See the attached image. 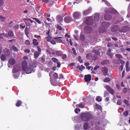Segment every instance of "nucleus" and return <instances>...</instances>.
I'll return each instance as SVG.
<instances>
[{
  "mask_svg": "<svg viewBox=\"0 0 130 130\" xmlns=\"http://www.w3.org/2000/svg\"><path fill=\"white\" fill-rule=\"evenodd\" d=\"M123 102L126 105L128 106L129 105V102L127 100L125 99L123 101Z\"/></svg>",
  "mask_w": 130,
  "mask_h": 130,
  "instance_id": "obj_35",
  "label": "nucleus"
},
{
  "mask_svg": "<svg viewBox=\"0 0 130 130\" xmlns=\"http://www.w3.org/2000/svg\"><path fill=\"white\" fill-rule=\"evenodd\" d=\"M33 45L35 46H36L38 45L39 44V42H38V40L36 39H34L32 41Z\"/></svg>",
  "mask_w": 130,
  "mask_h": 130,
  "instance_id": "obj_20",
  "label": "nucleus"
},
{
  "mask_svg": "<svg viewBox=\"0 0 130 130\" xmlns=\"http://www.w3.org/2000/svg\"><path fill=\"white\" fill-rule=\"evenodd\" d=\"M51 43L52 44H56V42L55 41L53 40H51V41H50Z\"/></svg>",
  "mask_w": 130,
  "mask_h": 130,
  "instance_id": "obj_61",
  "label": "nucleus"
},
{
  "mask_svg": "<svg viewBox=\"0 0 130 130\" xmlns=\"http://www.w3.org/2000/svg\"><path fill=\"white\" fill-rule=\"evenodd\" d=\"M25 31L26 34L28 35L29 34L28 29L27 27L25 28Z\"/></svg>",
  "mask_w": 130,
  "mask_h": 130,
  "instance_id": "obj_44",
  "label": "nucleus"
},
{
  "mask_svg": "<svg viewBox=\"0 0 130 130\" xmlns=\"http://www.w3.org/2000/svg\"><path fill=\"white\" fill-rule=\"evenodd\" d=\"M52 60L55 63H57L58 62V60L55 57H52L51 58Z\"/></svg>",
  "mask_w": 130,
  "mask_h": 130,
  "instance_id": "obj_28",
  "label": "nucleus"
},
{
  "mask_svg": "<svg viewBox=\"0 0 130 130\" xmlns=\"http://www.w3.org/2000/svg\"><path fill=\"white\" fill-rule=\"evenodd\" d=\"M13 32L11 31H9V37L12 36H13Z\"/></svg>",
  "mask_w": 130,
  "mask_h": 130,
  "instance_id": "obj_41",
  "label": "nucleus"
},
{
  "mask_svg": "<svg viewBox=\"0 0 130 130\" xmlns=\"http://www.w3.org/2000/svg\"><path fill=\"white\" fill-rule=\"evenodd\" d=\"M78 61L80 63H82L83 61L81 59V58L80 56H79L78 57Z\"/></svg>",
  "mask_w": 130,
  "mask_h": 130,
  "instance_id": "obj_42",
  "label": "nucleus"
},
{
  "mask_svg": "<svg viewBox=\"0 0 130 130\" xmlns=\"http://www.w3.org/2000/svg\"><path fill=\"white\" fill-rule=\"evenodd\" d=\"M13 22V21H11L10 22L9 24V27H11L14 24Z\"/></svg>",
  "mask_w": 130,
  "mask_h": 130,
  "instance_id": "obj_51",
  "label": "nucleus"
},
{
  "mask_svg": "<svg viewBox=\"0 0 130 130\" xmlns=\"http://www.w3.org/2000/svg\"><path fill=\"white\" fill-rule=\"evenodd\" d=\"M56 19L58 22H60L63 20V18L62 17L58 15L57 16Z\"/></svg>",
  "mask_w": 130,
  "mask_h": 130,
  "instance_id": "obj_19",
  "label": "nucleus"
},
{
  "mask_svg": "<svg viewBox=\"0 0 130 130\" xmlns=\"http://www.w3.org/2000/svg\"><path fill=\"white\" fill-rule=\"evenodd\" d=\"M99 66H96L94 68V69L95 70H96L98 69L99 68Z\"/></svg>",
  "mask_w": 130,
  "mask_h": 130,
  "instance_id": "obj_62",
  "label": "nucleus"
},
{
  "mask_svg": "<svg viewBox=\"0 0 130 130\" xmlns=\"http://www.w3.org/2000/svg\"><path fill=\"white\" fill-rule=\"evenodd\" d=\"M108 62V61L107 60H105L103 61L101 63V64L104 65L105 64L107 63Z\"/></svg>",
  "mask_w": 130,
  "mask_h": 130,
  "instance_id": "obj_43",
  "label": "nucleus"
},
{
  "mask_svg": "<svg viewBox=\"0 0 130 130\" xmlns=\"http://www.w3.org/2000/svg\"><path fill=\"white\" fill-rule=\"evenodd\" d=\"M9 62L11 64L13 65L15 63V59L13 58H11L10 59L9 61Z\"/></svg>",
  "mask_w": 130,
  "mask_h": 130,
  "instance_id": "obj_18",
  "label": "nucleus"
},
{
  "mask_svg": "<svg viewBox=\"0 0 130 130\" xmlns=\"http://www.w3.org/2000/svg\"><path fill=\"white\" fill-rule=\"evenodd\" d=\"M93 52L97 56H100V53L98 50H93Z\"/></svg>",
  "mask_w": 130,
  "mask_h": 130,
  "instance_id": "obj_32",
  "label": "nucleus"
},
{
  "mask_svg": "<svg viewBox=\"0 0 130 130\" xmlns=\"http://www.w3.org/2000/svg\"><path fill=\"white\" fill-rule=\"evenodd\" d=\"M57 29L60 30H63L64 29L60 26L59 25L57 26Z\"/></svg>",
  "mask_w": 130,
  "mask_h": 130,
  "instance_id": "obj_46",
  "label": "nucleus"
},
{
  "mask_svg": "<svg viewBox=\"0 0 130 130\" xmlns=\"http://www.w3.org/2000/svg\"><path fill=\"white\" fill-rule=\"evenodd\" d=\"M110 81V79L108 77H106L104 80V82H108Z\"/></svg>",
  "mask_w": 130,
  "mask_h": 130,
  "instance_id": "obj_38",
  "label": "nucleus"
},
{
  "mask_svg": "<svg viewBox=\"0 0 130 130\" xmlns=\"http://www.w3.org/2000/svg\"><path fill=\"white\" fill-rule=\"evenodd\" d=\"M24 52L25 53H29L30 52V50L28 49H25V50Z\"/></svg>",
  "mask_w": 130,
  "mask_h": 130,
  "instance_id": "obj_54",
  "label": "nucleus"
},
{
  "mask_svg": "<svg viewBox=\"0 0 130 130\" xmlns=\"http://www.w3.org/2000/svg\"><path fill=\"white\" fill-rule=\"evenodd\" d=\"M84 129V130H87L89 128L88 124L87 123H85L84 124L83 126Z\"/></svg>",
  "mask_w": 130,
  "mask_h": 130,
  "instance_id": "obj_21",
  "label": "nucleus"
},
{
  "mask_svg": "<svg viewBox=\"0 0 130 130\" xmlns=\"http://www.w3.org/2000/svg\"><path fill=\"white\" fill-rule=\"evenodd\" d=\"M92 20V17H90L87 18L86 21V23L88 25H90L91 22Z\"/></svg>",
  "mask_w": 130,
  "mask_h": 130,
  "instance_id": "obj_6",
  "label": "nucleus"
},
{
  "mask_svg": "<svg viewBox=\"0 0 130 130\" xmlns=\"http://www.w3.org/2000/svg\"><path fill=\"white\" fill-rule=\"evenodd\" d=\"M21 70V68L19 66L15 65L13 69V73H16L20 71Z\"/></svg>",
  "mask_w": 130,
  "mask_h": 130,
  "instance_id": "obj_5",
  "label": "nucleus"
},
{
  "mask_svg": "<svg viewBox=\"0 0 130 130\" xmlns=\"http://www.w3.org/2000/svg\"><path fill=\"white\" fill-rule=\"evenodd\" d=\"M39 54L38 52H35L34 54V58L35 59L37 58L39 56Z\"/></svg>",
  "mask_w": 130,
  "mask_h": 130,
  "instance_id": "obj_24",
  "label": "nucleus"
},
{
  "mask_svg": "<svg viewBox=\"0 0 130 130\" xmlns=\"http://www.w3.org/2000/svg\"><path fill=\"white\" fill-rule=\"evenodd\" d=\"M112 31L114 32L117 31L118 30L119 28L117 25H115L114 27H112L111 28Z\"/></svg>",
  "mask_w": 130,
  "mask_h": 130,
  "instance_id": "obj_13",
  "label": "nucleus"
},
{
  "mask_svg": "<svg viewBox=\"0 0 130 130\" xmlns=\"http://www.w3.org/2000/svg\"><path fill=\"white\" fill-rule=\"evenodd\" d=\"M42 1L44 2L47 3V4H48V5L49 6H50L51 5H49L50 4V2L48 0H42Z\"/></svg>",
  "mask_w": 130,
  "mask_h": 130,
  "instance_id": "obj_45",
  "label": "nucleus"
},
{
  "mask_svg": "<svg viewBox=\"0 0 130 130\" xmlns=\"http://www.w3.org/2000/svg\"><path fill=\"white\" fill-rule=\"evenodd\" d=\"M50 80L51 84L53 85L54 86H56L57 85L58 83L56 82V80L55 79H54L53 80H52L51 79V77H50Z\"/></svg>",
  "mask_w": 130,
  "mask_h": 130,
  "instance_id": "obj_11",
  "label": "nucleus"
},
{
  "mask_svg": "<svg viewBox=\"0 0 130 130\" xmlns=\"http://www.w3.org/2000/svg\"><path fill=\"white\" fill-rule=\"evenodd\" d=\"M81 117L82 120L85 121L90 120L93 118V115L89 112L82 114Z\"/></svg>",
  "mask_w": 130,
  "mask_h": 130,
  "instance_id": "obj_2",
  "label": "nucleus"
},
{
  "mask_svg": "<svg viewBox=\"0 0 130 130\" xmlns=\"http://www.w3.org/2000/svg\"><path fill=\"white\" fill-rule=\"evenodd\" d=\"M102 26L100 27L99 31L100 33H103L105 32L106 28L109 27L110 26L109 23L105 22H103L102 23Z\"/></svg>",
  "mask_w": 130,
  "mask_h": 130,
  "instance_id": "obj_3",
  "label": "nucleus"
},
{
  "mask_svg": "<svg viewBox=\"0 0 130 130\" xmlns=\"http://www.w3.org/2000/svg\"><path fill=\"white\" fill-rule=\"evenodd\" d=\"M116 56L119 59H121L122 58V56L120 54H116Z\"/></svg>",
  "mask_w": 130,
  "mask_h": 130,
  "instance_id": "obj_39",
  "label": "nucleus"
},
{
  "mask_svg": "<svg viewBox=\"0 0 130 130\" xmlns=\"http://www.w3.org/2000/svg\"><path fill=\"white\" fill-rule=\"evenodd\" d=\"M80 111V109H78L77 108H76L75 110V112L76 113H78V112H79Z\"/></svg>",
  "mask_w": 130,
  "mask_h": 130,
  "instance_id": "obj_53",
  "label": "nucleus"
},
{
  "mask_svg": "<svg viewBox=\"0 0 130 130\" xmlns=\"http://www.w3.org/2000/svg\"><path fill=\"white\" fill-rule=\"evenodd\" d=\"M121 101L120 100H118L117 103V105H121Z\"/></svg>",
  "mask_w": 130,
  "mask_h": 130,
  "instance_id": "obj_52",
  "label": "nucleus"
},
{
  "mask_svg": "<svg viewBox=\"0 0 130 130\" xmlns=\"http://www.w3.org/2000/svg\"><path fill=\"white\" fill-rule=\"evenodd\" d=\"M53 76L54 78V79H58V75L56 73H55L53 74Z\"/></svg>",
  "mask_w": 130,
  "mask_h": 130,
  "instance_id": "obj_30",
  "label": "nucleus"
},
{
  "mask_svg": "<svg viewBox=\"0 0 130 130\" xmlns=\"http://www.w3.org/2000/svg\"><path fill=\"white\" fill-rule=\"evenodd\" d=\"M25 43L26 45H29L30 44V42L28 40H25Z\"/></svg>",
  "mask_w": 130,
  "mask_h": 130,
  "instance_id": "obj_40",
  "label": "nucleus"
},
{
  "mask_svg": "<svg viewBox=\"0 0 130 130\" xmlns=\"http://www.w3.org/2000/svg\"><path fill=\"white\" fill-rule=\"evenodd\" d=\"M72 20V19L71 17L69 16H67L64 18V21L67 23H68L70 22Z\"/></svg>",
  "mask_w": 130,
  "mask_h": 130,
  "instance_id": "obj_10",
  "label": "nucleus"
},
{
  "mask_svg": "<svg viewBox=\"0 0 130 130\" xmlns=\"http://www.w3.org/2000/svg\"><path fill=\"white\" fill-rule=\"evenodd\" d=\"M12 47L14 51L17 52L18 51V50L17 49V48L15 46H13Z\"/></svg>",
  "mask_w": 130,
  "mask_h": 130,
  "instance_id": "obj_50",
  "label": "nucleus"
},
{
  "mask_svg": "<svg viewBox=\"0 0 130 130\" xmlns=\"http://www.w3.org/2000/svg\"><path fill=\"white\" fill-rule=\"evenodd\" d=\"M94 19L95 21H98L100 20V15L99 14L96 13L94 14Z\"/></svg>",
  "mask_w": 130,
  "mask_h": 130,
  "instance_id": "obj_12",
  "label": "nucleus"
},
{
  "mask_svg": "<svg viewBox=\"0 0 130 130\" xmlns=\"http://www.w3.org/2000/svg\"><path fill=\"white\" fill-rule=\"evenodd\" d=\"M5 20V18L3 17L2 15H0V20L1 21L3 22Z\"/></svg>",
  "mask_w": 130,
  "mask_h": 130,
  "instance_id": "obj_33",
  "label": "nucleus"
},
{
  "mask_svg": "<svg viewBox=\"0 0 130 130\" xmlns=\"http://www.w3.org/2000/svg\"><path fill=\"white\" fill-rule=\"evenodd\" d=\"M124 110V109L122 108H120L119 109L118 111L119 112H123Z\"/></svg>",
  "mask_w": 130,
  "mask_h": 130,
  "instance_id": "obj_57",
  "label": "nucleus"
},
{
  "mask_svg": "<svg viewBox=\"0 0 130 130\" xmlns=\"http://www.w3.org/2000/svg\"><path fill=\"white\" fill-rule=\"evenodd\" d=\"M56 55L58 56H61L62 54V52L60 51H56Z\"/></svg>",
  "mask_w": 130,
  "mask_h": 130,
  "instance_id": "obj_29",
  "label": "nucleus"
},
{
  "mask_svg": "<svg viewBox=\"0 0 130 130\" xmlns=\"http://www.w3.org/2000/svg\"><path fill=\"white\" fill-rule=\"evenodd\" d=\"M81 15L80 13L78 12H75L73 14V16L75 19L79 18Z\"/></svg>",
  "mask_w": 130,
  "mask_h": 130,
  "instance_id": "obj_4",
  "label": "nucleus"
},
{
  "mask_svg": "<svg viewBox=\"0 0 130 130\" xmlns=\"http://www.w3.org/2000/svg\"><path fill=\"white\" fill-rule=\"evenodd\" d=\"M118 61H120L121 63L122 64H124L125 63L124 61L123 60L119 59Z\"/></svg>",
  "mask_w": 130,
  "mask_h": 130,
  "instance_id": "obj_59",
  "label": "nucleus"
},
{
  "mask_svg": "<svg viewBox=\"0 0 130 130\" xmlns=\"http://www.w3.org/2000/svg\"><path fill=\"white\" fill-rule=\"evenodd\" d=\"M106 89L109 91L111 94H113L114 93L113 90L109 86L107 85L105 87Z\"/></svg>",
  "mask_w": 130,
  "mask_h": 130,
  "instance_id": "obj_7",
  "label": "nucleus"
},
{
  "mask_svg": "<svg viewBox=\"0 0 130 130\" xmlns=\"http://www.w3.org/2000/svg\"><path fill=\"white\" fill-rule=\"evenodd\" d=\"M46 38L47 39V41L48 42H50L51 40V38L50 36H47Z\"/></svg>",
  "mask_w": 130,
  "mask_h": 130,
  "instance_id": "obj_47",
  "label": "nucleus"
},
{
  "mask_svg": "<svg viewBox=\"0 0 130 130\" xmlns=\"http://www.w3.org/2000/svg\"><path fill=\"white\" fill-rule=\"evenodd\" d=\"M78 118V117L77 116H75L72 118L73 120L75 121L76 119Z\"/></svg>",
  "mask_w": 130,
  "mask_h": 130,
  "instance_id": "obj_64",
  "label": "nucleus"
},
{
  "mask_svg": "<svg viewBox=\"0 0 130 130\" xmlns=\"http://www.w3.org/2000/svg\"><path fill=\"white\" fill-rule=\"evenodd\" d=\"M102 71L103 73V75H107L108 72V69L105 67H104L102 68Z\"/></svg>",
  "mask_w": 130,
  "mask_h": 130,
  "instance_id": "obj_14",
  "label": "nucleus"
},
{
  "mask_svg": "<svg viewBox=\"0 0 130 130\" xmlns=\"http://www.w3.org/2000/svg\"><path fill=\"white\" fill-rule=\"evenodd\" d=\"M20 27L22 28L23 29L25 27V25L24 24L21 23L20 25Z\"/></svg>",
  "mask_w": 130,
  "mask_h": 130,
  "instance_id": "obj_48",
  "label": "nucleus"
},
{
  "mask_svg": "<svg viewBox=\"0 0 130 130\" xmlns=\"http://www.w3.org/2000/svg\"><path fill=\"white\" fill-rule=\"evenodd\" d=\"M91 10V8H89L88 10H85L83 12V14L84 15H86L88 13L90 12Z\"/></svg>",
  "mask_w": 130,
  "mask_h": 130,
  "instance_id": "obj_17",
  "label": "nucleus"
},
{
  "mask_svg": "<svg viewBox=\"0 0 130 130\" xmlns=\"http://www.w3.org/2000/svg\"><path fill=\"white\" fill-rule=\"evenodd\" d=\"M4 4V0H0V5L1 6H2Z\"/></svg>",
  "mask_w": 130,
  "mask_h": 130,
  "instance_id": "obj_60",
  "label": "nucleus"
},
{
  "mask_svg": "<svg viewBox=\"0 0 130 130\" xmlns=\"http://www.w3.org/2000/svg\"><path fill=\"white\" fill-rule=\"evenodd\" d=\"M104 18L105 20H109L111 19V16L109 14H107L105 15Z\"/></svg>",
  "mask_w": 130,
  "mask_h": 130,
  "instance_id": "obj_22",
  "label": "nucleus"
},
{
  "mask_svg": "<svg viewBox=\"0 0 130 130\" xmlns=\"http://www.w3.org/2000/svg\"><path fill=\"white\" fill-rule=\"evenodd\" d=\"M123 114L124 116H127L128 114V112L127 111H125L123 113Z\"/></svg>",
  "mask_w": 130,
  "mask_h": 130,
  "instance_id": "obj_49",
  "label": "nucleus"
},
{
  "mask_svg": "<svg viewBox=\"0 0 130 130\" xmlns=\"http://www.w3.org/2000/svg\"><path fill=\"white\" fill-rule=\"evenodd\" d=\"M96 100L98 102H101L102 100V98L100 96H98L96 97Z\"/></svg>",
  "mask_w": 130,
  "mask_h": 130,
  "instance_id": "obj_31",
  "label": "nucleus"
},
{
  "mask_svg": "<svg viewBox=\"0 0 130 130\" xmlns=\"http://www.w3.org/2000/svg\"><path fill=\"white\" fill-rule=\"evenodd\" d=\"M37 48L38 52L39 53H40L41 51V48L38 46H37Z\"/></svg>",
  "mask_w": 130,
  "mask_h": 130,
  "instance_id": "obj_58",
  "label": "nucleus"
},
{
  "mask_svg": "<svg viewBox=\"0 0 130 130\" xmlns=\"http://www.w3.org/2000/svg\"><path fill=\"white\" fill-rule=\"evenodd\" d=\"M22 69L27 74H29L35 71V69H33L34 67L31 66V64L27 66V63L25 60L22 62Z\"/></svg>",
  "mask_w": 130,
  "mask_h": 130,
  "instance_id": "obj_1",
  "label": "nucleus"
},
{
  "mask_svg": "<svg viewBox=\"0 0 130 130\" xmlns=\"http://www.w3.org/2000/svg\"><path fill=\"white\" fill-rule=\"evenodd\" d=\"M62 38L61 37H55L54 38V39H55L56 42L58 43L61 42L62 41L61 40Z\"/></svg>",
  "mask_w": 130,
  "mask_h": 130,
  "instance_id": "obj_16",
  "label": "nucleus"
},
{
  "mask_svg": "<svg viewBox=\"0 0 130 130\" xmlns=\"http://www.w3.org/2000/svg\"><path fill=\"white\" fill-rule=\"evenodd\" d=\"M85 31L87 33H90L92 32V29L89 26L86 27L85 28Z\"/></svg>",
  "mask_w": 130,
  "mask_h": 130,
  "instance_id": "obj_8",
  "label": "nucleus"
},
{
  "mask_svg": "<svg viewBox=\"0 0 130 130\" xmlns=\"http://www.w3.org/2000/svg\"><path fill=\"white\" fill-rule=\"evenodd\" d=\"M109 12L115 14H116L117 13V12L116 10L115 9L111 8L109 10L107 11Z\"/></svg>",
  "mask_w": 130,
  "mask_h": 130,
  "instance_id": "obj_15",
  "label": "nucleus"
},
{
  "mask_svg": "<svg viewBox=\"0 0 130 130\" xmlns=\"http://www.w3.org/2000/svg\"><path fill=\"white\" fill-rule=\"evenodd\" d=\"M32 19H33L35 20L37 22L38 24H41V21L37 19L36 18H32Z\"/></svg>",
  "mask_w": 130,
  "mask_h": 130,
  "instance_id": "obj_36",
  "label": "nucleus"
},
{
  "mask_svg": "<svg viewBox=\"0 0 130 130\" xmlns=\"http://www.w3.org/2000/svg\"><path fill=\"white\" fill-rule=\"evenodd\" d=\"M125 93H126L127 91V90L126 88H124L122 90Z\"/></svg>",
  "mask_w": 130,
  "mask_h": 130,
  "instance_id": "obj_56",
  "label": "nucleus"
},
{
  "mask_svg": "<svg viewBox=\"0 0 130 130\" xmlns=\"http://www.w3.org/2000/svg\"><path fill=\"white\" fill-rule=\"evenodd\" d=\"M80 40L83 41H84L85 39V36L81 33L80 36Z\"/></svg>",
  "mask_w": 130,
  "mask_h": 130,
  "instance_id": "obj_25",
  "label": "nucleus"
},
{
  "mask_svg": "<svg viewBox=\"0 0 130 130\" xmlns=\"http://www.w3.org/2000/svg\"><path fill=\"white\" fill-rule=\"evenodd\" d=\"M22 104V102L21 101L18 100L17 101V103H16V106L17 107H19Z\"/></svg>",
  "mask_w": 130,
  "mask_h": 130,
  "instance_id": "obj_26",
  "label": "nucleus"
},
{
  "mask_svg": "<svg viewBox=\"0 0 130 130\" xmlns=\"http://www.w3.org/2000/svg\"><path fill=\"white\" fill-rule=\"evenodd\" d=\"M91 76L89 74L85 75V81L87 82H89L91 80Z\"/></svg>",
  "mask_w": 130,
  "mask_h": 130,
  "instance_id": "obj_9",
  "label": "nucleus"
},
{
  "mask_svg": "<svg viewBox=\"0 0 130 130\" xmlns=\"http://www.w3.org/2000/svg\"><path fill=\"white\" fill-rule=\"evenodd\" d=\"M122 29L121 30H119L120 31L124 32L126 30V27H125L124 26L122 27Z\"/></svg>",
  "mask_w": 130,
  "mask_h": 130,
  "instance_id": "obj_34",
  "label": "nucleus"
},
{
  "mask_svg": "<svg viewBox=\"0 0 130 130\" xmlns=\"http://www.w3.org/2000/svg\"><path fill=\"white\" fill-rule=\"evenodd\" d=\"M92 57V53H89L87 54L86 55V57L87 59H90V58H91Z\"/></svg>",
  "mask_w": 130,
  "mask_h": 130,
  "instance_id": "obj_27",
  "label": "nucleus"
},
{
  "mask_svg": "<svg viewBox=\"0 0 130 130\" xmlns=\"http://www.w3.org/2000/svg\"><path fill=\"white\" fill-rule=\"evenodd\" d=\"M76 106L77 107H78L79 108H83L84 107V106L82 104L80 103L79 105H77Z\"/></svg>",
  "mask_w": 130,
  "mask_h": 130,
  "instance_id": "obj_37",
  "label": "nucleus"
},
{
  "mask_svg": "<svg viewBox=\"0 0 130 130\" xmlns=\"http://www.w3.org/2000/svg\"><path fill=\"white\" fill-rule=\"evenodd\" d=\"M14 29H18L19 28V26L18 25H16L14 26Z\"/></svg>",
  "mask_w": 130,
  "mask_h": 130,
  "instance_id": "obj_63",
  "label": "nucleus"
},
{
  "mask_svg": "<svg viewBox=\"0 0 130 130\" xmlns=\"http://www.w3.org/2000/svg\"><path fill=\"white\" fill-rule=\"evenodd\" d=\"M126 71H127L130 70V67H129V65L126 66Z\"/></svg>",
  "mask_w": 130,
  "mask_h": 130,
  "instance_id": "obj_55",
  "label": "nucleus"
},
{
  "mask_svg": "<svg viewBox=\"0 0 130 130\" xmlns=\"http://www.w3.org/2000/svg\"><path fill=\"white\" fill-rule=\"evenodd\" d=\"M1 60L3 61H4L6 60V57L4 54H2L1 56Z\"/></svg>",
  "mask_w": 130,
  "mask_h": 130,
  "instance_id": "obj_23",
  "label": "nucleus"
}]
</instances>
